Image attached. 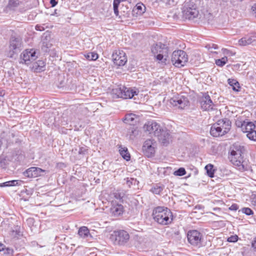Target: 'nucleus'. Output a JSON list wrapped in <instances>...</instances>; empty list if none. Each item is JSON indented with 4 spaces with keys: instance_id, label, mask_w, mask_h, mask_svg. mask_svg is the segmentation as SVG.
I'll return each instance as SVG.
<instances>
[{
    "instance_id": "nucleus-55",
    "label": "nucleus",
    "mask_w": 256,
    "mask_h": 256,
    "mask_svg": "<svg viewBox=\"0 0 256 256\" xmlns=\"http://www.w3.org/2000/svg\"><path fill=\"white\" fill-rule=\"evenodd\" d=\"M57 10H54V14H56V16H59L60 14H58L57 12H56Z\"/></svg>"
},
{
    "instance_id": "nucleus-17",
    "label": "nucleus",
    "mask_w": 256,
    "mask_h": 256,
    "mask_svg": "<svg viewBox=\"0 0 256 256\" xmlns=\"http://www.w3.org/2000/svg\"><path fill=\"white\" fill-rule=\"evenodd\" d=\"M221 127L220 126L218 122L212 125L210 130V134L214 137H218L222 136L224 134L222 130Z\"/></svg>"
},
{
    "instance_id": "nucleus-45",
    "label": "nucleus",
    "mask_w": 256,
    "mask_h": 256,
    "mask_svg": "<svg viewBox=\"0 0 256 256\" xmlns=\"http://www.w3.org/2000/svg\"><path fill=\"white\" fill-rule=\"evenodd\" d=\"M124 193L117 192V193H115V194H114L115 198L116 199L119 200H120L122 199V198H124Z\"/></svg>"
},
{
    "instance_id": "nucleus-49",
    "label": "nucleus",
    "mask_w": 256,
    "mask_h": 256,
    "mask_svg": "<svg viewBox=\"0 0 256 256\" xmlns=\"http://www.w3.org/2000/svg\"><path fill=\"white\" fill-rule=\"evenodd\" d=\"M252 246L254 250H256V237L254 238V240L252 241Z\"/></svg>"
},
{
    "instance_id": "nucleus-41",
    "label": "nucleus",
    "mask_w": 256,
    "mask_h": 256,
    "mask_svg": "<svg viewBox=\"0 0 256 256\" xmlns=\"http://www.w3.org/2000/svg\"><path fill=\"white\" fill-rule=\"evenodd\" d=\"M242 212L247 216L253 214V211L249 208H244L242 209Z\"/></svg>"
},
{
    "instance_id": "nucleus-31",
    "label": "nucleus",
    "mask_w": 256,
    "mask_h": 256,
    "mask_svg": "<svg viewBox=\"0 0 256 256\" xmlns=\"http://www.w3.org/2000/svg\"><path fill=\"white\" fill-rule=\"evenodd\" d=\"M207 174L210 178H214L215 170L214 169V166L212 164H208L205 166Z\"/></svg>"
},
{
    "instance_id": "nucleus-3",
    "label": "nucleus",
    "mask_w": 256,
    "mask_h": 256,
    "mask_svg": "<svg viewBox=\"0 0 256 256\" xmlns=\"http://www.w3.org/2000/svg\"><path fill=\"white\" fill-rule=\"evenodd\" d=\"M151 52L159 62L166 64L168 55V48L166 44L162 42L154 44L151 47Z\"/></svg>"
},
{
    "instance_id": "nucleus-42",
    "label": "nucleus",
    "mask_w": 256,
    "mask_h": 256,
    "mask_svg": "<svg viewBox=\"0 0 256 256\" xmlns=\"http://www.w3.org/2000/svg\"><path fill=\"white\" fill-rule=\"evenodd\" d=\"M246 122L244 120L242 121V120H238L236 121V124L238 127L240 128L242 130V128H244Z\"/></svg>"
},
{
    "instance_id": "nucleus-44",
    "label": "nucleus",
    "mask_w": 256,
    "mask_h": 256,
    "mask_svg": "<svg viewBox=\"0 0 256 256\" xmlns=\"http://www.w3.org/2000/svg\"><path fill=\"white\" fill-rule=\"evenodd\" d=\"M51 46V44H48L46 42H42V49L44 52H47L48 49L50 48Z\"/></svg>"
},
{
    "instance_id": "nucleus-4",
    "label": "nucleus",
    "mask_w": 256,
    "mask_h": 256,
    "mask_svg": "<svg viewBox=\"0 0 256 256\" xmlns=\"http://www.w3.org/2000/svg\"><path fill=\"white\" fill-rule=\"evenodd\" d=\"M187 238L188 242L194 247L200 248L204 246L203 235L197 230L188 231Z\"/></svg>"
},
{
    "instance_id": "nucleus-27",
    "label": "nucleus",
    "mask_w": 256,
    "mask_h": 256,
    "mask_svg": "<svg viewBox=\"0 0 256 256\" xmlns=\"http://www.w3.org/2000/svg\"><path fill=\"white\" fill-rule=\"evenodd\" d=\"M164 186L160 184H156L152 188L150 192L156 194H160L164 189Z\"/></svg>"
},
{
    "instance_id": "nucleus-10",
    "label": "nucleus",
    "mask_w": 256,
    "mask_h": 256,
    "mask_svg": "<svg viewBox=\"0 0 256 256\" xmlns=\"http://www.w3.org/2000/svg\"><path fill=\"white\" fill-rule=\"evenodd\" d=\"M114 64L118 66H123L127 62V57L123 50H118L112 54Z\"/></svg>"
},
{
    "instance_id": "nucleus-5",
    "label": "nucleus",
    "mask_w": 256,
    "mask_h": 256,
    "mask_svg": "<svg viewBox=\"0 0 256 256\" xmlns=\"http://www.w3.org/2000/svg\"><path fill=\"white\" fill-rule=\"evenodd\" d=\"M188 55L184 50H175L172 54V62L176 67L180 68L184 66L188 62Z\"/></svg>"
},
{
    "instance_id": "nucleus-23",
    "label": "nucleus",
    "mask_w": 256,
    "mask_h": 256,
    "mask_svg": "<svg viewBox=\"0 0 256 256\" xmlns=\"http://www.w3.org/2000/svg\"><path fill=\"white\" fill-rule=\"evenodd\" d=\"M118 148L120 154L123 158L126 161L130 160V156L128 152V148L126 147H123L122 146H120Z\"/></svg>"
},
{
    "instance_id": "nucleus-33",
    "label": "nucleus",
    "mask_w": 256,
    "mask_h": 256,
    "mask_svg": "<svg viewBox=\"0 0 256 256\" xmlns=\"http://www.w3.org/2000/svg\"><path fill=\"white\" fill-rule=\"evenodd\" d=\"M85 58L88 60H96L98 58V54L94 52H88L84 54Z\"/></svg>"
},
{
    "instance_id": "nucleus-25",
    "label": "nucleus",
    "mask_w": 256,
    "mask_h": 256,
    "mask_svg": "<svg viewBox=\"0 0 256 256\" xmlns=\"http://www.w3.org/2000/svg\"><path fill=\"white\" fill-rule=\"evenodd\" d=\"M137 118L136 114H128L126 115L124 122L126 124L130 125H134L136 122V119Z\"/></svg>"
},
{
    "instance_id": "nucleus-56",
    "label": "nucleus",
    "mask_w": 256,
    "mask_h": 256,
    "mask_svg": "<svg viewBox=\"0 0 256 256\" xmlns=\"http://www.w3.org/2000/svg\"><path fill=\"white\" fill-rule=\"evenodd\" d=\"M254 129L256 128V121L254 122Z\"/></svg>"
},
{
    "instance_id": "nucleus-37",
    "label": "nucleus",
    "mask_w": 256,
    "mask_h": 256,
    "mask_svg": "<svg viewBox=\"0 0 256 256\" xmlns=\"http://www.w3.org/2000/svg\"><path fill=\"white\" fill-rule=\"evenodd\" d=\"M186 174V170L184 168H180L174 172V174L176 176H183Z\"/></svg>"
},
{
    "instance_id": "nucleus-15",
    "label": "nucleus",
    "mask_w": 256,
    "mask_h": 256,
    "mask_svg": "<svg viewBox=\"0 0 256 256\" xmlns=\"http://www.w3.org/2000/svg\"><path fill=\"white\" fill-rule=\"evenodd\" d=\"M256 43V33H252L240 39L238 44L241 46H246Z\"/></svg>"
},
{
    "instance_id": "nucleus-32",
    "label": "nucleus",
    "mask_w": 256,
    "mask_h": 256,
    "mask_svg": "<svg viewBox=\"0 0 256 256\" xmlns=\"http://www.w3.org/2000/svg\"><path fill=\"white\" fill-rule=\"evenodd\" d=\"M19 181L18 180H12L8 182H4L0 184V187H9L11 186H15L18 184Z\"/></svg>"
},
{
    "instance_id": "nucleus-13",
    "label": "nucleus",
    "mask_w": 256,
    "mask_h": 256,
    "mask_svg": "<svg viewBox=\"0 0 256 256\" xmlns=\"http://www.w3.org/2000/svg\"><path fill=\"white\" fill-rule=\"evenodd\" d=\"M164 146H167L171 141V136L170 131L166 129L161 128L156 136Z\"/></svg>"
},
{
    "instance_id": "nucleus-2",
    "label": "nucleus",
    "mask_w": 256,
    "mask_h": 256,
    "mask_svg": "<svg viewBox=\"0 0 256 256\" xmlns=\"http://www.w3.org/2000/svg\"><path fill=\"white\" fill-rule=\"evenodd\" d=\"M244 151L245 148L244 146L238 144H234L230 152V161L234 165L238 166L240 170H246L243 164L244 160L243 157L242 156V154L244 153Z\"/></svg>"
},
{
    "instance_id": "nucleus-40",
    "label": "nucleus",
    "mask_w": 256,
    "mask_h": 256,
    "mask_svg": "<svg viewBox=\"0 0 256 256\" xmlns=\"http://www.w3.org/2000/svg\"><path fill=\"white\" fill-rule=\"evenodd\" d=\"M136 8L140 14H142L145 10L146 7L142 4H138L136 5Z\"/></svg>"
},
{
    "instance_id": "nucleus-18",
    "label": "nucleus",
    "mask_w": 256,
    "mask_h": 256,
    "mask_svg": "<svg viewBox=\"0 0 256 256\" xmlns=\"http://www.w3.org/2000/svg\"><path fill=\"white\" fill-rule=\"evenodd\" d=\"M220 126L224 134L228 132L231 128V122L228 118H224L218 120Z\"/></svg>"
},
{
    "instance_id": "nucleus-50",
    "label": "nucleus",
    "mask_w": 256,
    "mask_h": 256,
    "mask_svg": "<svg viewBox=\"0 0 256 256\" xmlns=\"http://www.w3.org/2000/svg\"><path fill=\"white\" fill-rule=\"evenodd\" d=\"M252 204L253 206H256V194L253 196L252 198Z\"/></svg>"
},
{
    "instance_id": "nucleus-7",
    "label": "nucleus",
    "mask_w": 256,
    "mask_h": 256,
    "mask_svg": "<svg viewBox=\"0 0 256 256\" xmlns=\"http://www.w3.org/2000/svg\"><path fill=\"white\" fill-rule=\"evenodd\" d=\"M22 42L18 38H11L10 40L9 50L8 56L10 58H12L14 55L18 53L21 49Z\"/></svg>"
},
{
    "instance_id": "nucleus-52",
    "label": "nucleus",
    "mask_w": 256,
    "mask_h": 256,
    "mask_svg": "<svg viewBox=\"0 0 256 256\" xmlns=\"http://www.w3.org/2000/svg\"><path fill=\"white\" fill-rule=\"evenodd\" d=\"M253 11L254 12V16L256 18V4L252 7Z\"/></svg>"
},
{
    "instance_id": "nucleus-8",
    "label": "nucleus",
    "mask_w": 256,
    "mask_h": 256,
    "mask_svg": "<svg viewBox=\"0 0 256 256\" xmlns=\"http://www.w3.org/2000/svg\"><path fill=\"white\" fill-rule=\"evenodd\" d=\"M36 51L34 49L26 50L20 54V64L28 65L36 58Z\"/></svg>"
},
{
    "instance_id": "nucleus-43",
    "label": "nucleus",
    "mask_w": 256,
    "mask_h": 256,
    "mask_svg": "<svg viewBox=\"0 0 256 256\" xmlns=\"http://www.w3.org/2000/svg\"><path fill=\"white\" fill-rule=\"evenodd\" d=\"M238 236L236 235L232 236L228 238V242H234L238 241Z\"/></svg>"
},
{
    "instance_id": "nucleus-20",
    "label": "nucleus",
    "mask_w": 256,
    "mask_h": 256,
    "mask_svg": "<svg viewBox=\"0 0 256 256\" xmlns=\"http://www.w3.org/2000/svg\"><path fill=\"white\" fill-rule=\"evenodd\" d=\"M170 103L174 106L182 108L186 105V100L182 96L174 97L170 100Z\"/></svg>"
},
{
    "instance_id": "nucleus-19",
    "label": "nucleus",
    "mask_w": 256,
    "mask_h": 256,
    "mask_svg": "<svg viewBox=\"0 0 256 256\" xmlns=\"http://www.w3.org/2000/svg\"><path fill=\"white\" fill-rule=\"evenodd\" d=\"M124 212L123 206L121 204L114 203L110 208V213L114 216H118L122 214Z\"/></svg>"
},
{
    "instance_id": "nucleus-54",
    "label": "nucleus",
    "mask_w": 256,
    "mask_h": 256,
    "mask_svg": "<svg viewBox=\"0 0 256 256\" xmlns=\"http://www.w3.org/2000/svg\"><path fill=\"white\" fill-rule=\"evenodd\" d=\"M4 95V92L2 91H0V97H2Z\"/></svg>"
},
{
    "instance_id": "nucleus-9",
    "label": "nucleus",
    "mask_w": 256,
    "mask_h": 256,
    "mask_svg": "<svg viewBox=\"0 0 256 256\" xmlns=\"http://www.w3.org/2000/svg\"><path fill=\"white\" fill-rule=\"evenodd\" d=\"M200 108L204 111H210L214 110V104L208 93L203 94L199 100Z\"/></svg>"
},
{
    "instance_id": "nucleus-36",
    "label": "nucleus",
    "mask_w": 256,
    "mask_h": 256,
    "mask_svg": "<svg viewBox=\"0 0 256 256\" xmlns=\"http://www.w3.org/2000/svg\"><path fill=\"white\" fill-rule=\"evenodd\" d=\"M120 2V0H114L113 7L114 14L118 16V6Z\"/></svg>"
},
{
    "instance_id": "nucleus-57",
    "label": "nucleus",
    "mask_w": 256,
    "mask_h": 256,
    "mask_svg": "<svg viewBox=\"0 0 256 256\" xmlns=\"http://www.w3.org/2000/svg\"><path fill=\"white\" fill-rule=\"evenodd\" d=\"M176 234H178V232H176Z\"/></svg>"
},
{
    "instance_id": "nucleus-48",
    "label": "nucleus",
    "mask_w": 256,
    "mask_h": 256,
    "mask_svg": "<svg viewBox=\"0 0 256 256\" xmlns=\"http://www.w3.org/2000/svg\"><path fill=\"white\" fill-rule=\"evenodd\" d=\"M50 3L52 7H54L58 4V1L56 0H50Z\"/></svg>"
},
{
    "instance_id": "nucleus-35",
    "label": "nucleus",
    "mask_w": 256,
    "mask_h": 256,
    "mask_svg": "<svg viewBox=\"0 0 256 256\" xmlns=\"http://www.w3.org/2000/svg\"><path fill=\"white\" fill-rule=\"evenodd\" d=\"M228 62V58L224 56L220 59L216 60V64L219 66H224Z\"/></svg>"
},
{
    "instance_id": "nucleus-16",
    "label": "nucleus",
    "mask_w": 256,
    "mask_h": 256,
    "mask_svg": "<svg viewBox=\"0 0 256 256\" xmlns=\"http://www.w3.org/2000/svg\"><path fill=\"white\" fill-rule=\"evenodd\" d=\"M122 90V98L124 99H130L132 98L134 96H137L140 91L136 88H126L123 86Z\"/></svg>"
},
{
    "instance_id": "nucleus-1",
    "label": "nucleus",
    "mask_w": 256,
    "mask_h": 256,
    "mask_svg": "<svg viewBox=\"0 0 256 256\" xmlns=\"http://www.w3.org/2000/svg\"><path fill=\"white\" fill-rule=\"evenodd\" d=\"M154 219L160 224L166 225L170 224L172 220V215L171 211L164 206H158L153 210Z\"/></svg>"
},
{
    "instance_id": "nucleus-47",
    "label": "nucleus",
    "mask_w": 256,
    "mask_h": 256,
    "mask_svg": "<svg viewBox=\"0 0 256 256\" xmlns=\"http://www.w3.org/2000/svg\"><path fill=\"white\" fill-rule=\"evenodd\" d=\"M86 152V149L84 147H80L79 148L78 153L80 154H84Z\"/></svg>"
},
{
    "instance_id": "nucleus-28",
    "label": "nucleus",
    "mask_w": 256,
    "mask_h": 256,
    "mask_svg": "<svg viewBox=\"0 0 256 256\" xmlns=\"http://www.w3.org/2000/svg\"><path fill=\"white\" fill-rule=\"evenodd\" d=\"M228 84L232 86V90L236 92H239L240 86L239 82L234 79L229 78L228 80Z\"/></svg>"
},
{
    "instance_id": "nucleus-39",
    "label": "nucleus",
    "mask_w": 256,
    "mask_h": 256,
    "mask_svg": "<svg viewBox=\"0 0 256 256\" xmlns=\"http://www.w3.org/2000/svg\"><path fill=\"white\" fill-rule=\"evenodd\" d=\"M20 4L18 0H10L8 2V6L10 8L17 7Z\"/></svg>"
},
{
    "instance_id": "nucleus-24",
    "label": "nucleus",
    "mask_w": 256,
    "mask_h": 256,
    "mask_svg": "<svg viewBox=\"0 0 256 256\" xmlns=\"http://www.w3.org/2000/svg\"><path fill=\"white\" fill-rule=\"evenodd\" d=\"M10 236L13 238H18L22 236L20 226H16L10 232Z\"/></svg>"
},
{
    "instance_id": "nucleus-22",
    "label": "nucleus",
    "mask_w": 256,
    "mask_h": 256,
    "mask_svg": "<svg viewBox=\"0 0 256 256\" xmlns=\"http://www.w3.org/2000/svg\"><path fill=\"white\" fill-rule=\"evenodd\" d=\"M78 234L82 238H86L91 236L88 228L86 226H82L78 230Z\"/></svg>"
},
{
    "instance_id": "nucleus-30",
    "label": "nucleus",
    "mask_w": 256,
    "mask_h": 256,
    "mask_svg": "<svg viewBox=\"0 0 256 256\" xmlns=\"http://www.w3.org/2000/svg\"><path fill=\"white\" fill-rule=\"evenodd\" d=\"M254 130H255L254 123L252 122H246L244 128H242V131L244 133L248 134V132Z\"/></svg>"
},
{
    "instance_id": "nucleus-29",
    "label": "nucleus",
    "mask_w": 256,
    "mask_h": 256,
    "mask_svg": "<svg viewBox=\"0 0 256 256\" xmlns=\"http://www.w3.org/2000/svg\"><path fill=\"white\" fill-rule=\"evenodd\" d=\"M124 180H126V184L130 188L132 186H138L139 184V182L136 178H127Z\"/></svg>"
},
{
    "instance_id": "nucleus-51",
    "label": "nucleus",
    "mask_w": 256,
    "mask_h": 256,
    "mask_svg": "<svg viewBox=\"0 0 256 256\" xmlns=\"http://www.w3.org/2000/svg\"><path fill=\"white\" fill-rule=\"evenodd\" d=\"M208 48L209 49L214 48L215 50H216V49L218 48V46L216 44H212V46H210V44L209 45V48Z\"/></svg>"
},
{
    "instance_id": "nucleus-14",
    "label": "nucleus",
    "mask_w": 256,
    "mask_h": 256,
    "mask_svg": "<svg viewBox=\"0 0 256 256\" xmlns=\"http://www.w3.org/2000/svg\"><path fill=\"white\" fill-rule=\"evenodd\" d=\"M44 170L37 167H31L24 172V175L29 178H36L42 175Z\"/></svg>"
},
{
    "instance_id": "nucleus-21",
    "label": "nucleus",
    "mask_w": 256,
    "mask_h": 256,
    "mask_svg": "<svg viewBox=\"0 0 256 256\" xmlns=\"http://www.w3.org/2000/svg\"><path fill=\"white\" fill-rule=\"evenodd\" d=\"M124 86H119L112 88V94L114 98H122V90Z\"/></svg>"
},
{
    "instance_id": "nucleus-12",
    "label": "nucleus",
    "mask_w": 256,
    "mask_h": 256,
    "mask_svg": "<svg viewBox=\"0 0 256 256\" xmlns=\"http://www.w3.org/2000/svg\"><path fill=\"white\" fill-rule=\"evenodd\" d=\"M143 128L146 132L156 136L161 129L160 126L154 121H148L144 124Z\"/></svg>"
},
{
    "instance_id": "nucleus-34",
    "label": "nucleus",
    "mask_w": 256,
    "mask_h": 256,
    "mask_svg": "<svg viewBox=\"0 0 256 256\" xmlns=\"http://www.w3.org/2000/svg\"><path fill=\"white\" fill-rule=\"evenodd\" d=\"M44 66L45 64L44 61L38 60L36 64H34V67L36 70L38 71H42L44 70Z\"/></svg>"
},
{
    "instance_id": "nucleus-53",
    "label": "nucleus",
    "mask_w": 256,
    "mask_h": 256,
    "mask_svg": "<svg viewBox=\"0 0 256 256\" xmlns=\"http://www.w3.org/2000/svg\"><path fill=\"white\" fill-rule=\"evenodd\" d=\"M4 250V245L2 244H0V252Z\"/></svg>"
},
{
    "instance_id": "nucleus-26",
    "label": "nucleus",
    "mask_w": 256,
    "mask_h": 256,
    "mask_svg": "<svg viewBox=\"0 0 256 256\" xmlns=\"http://www.w3.org/2000/svg\"><path fill=\"white\" fill-rule=\"evenodd\" d=\"M186 14L188 19H192L198 16V11L196 8H190L186 11Z\"/></svg>"
},
{
    "instance_id": "nucleus-38",
    "label": "nucleus",
    "mask_w": 256,
    "mask_h": 256,
    "mask_svg": "<svg viewBox=\"0 0 256 256\" xmlns=\"http://www.w3.org/2000/svg\"><path fill=\"white\" fill-rule=\"evenodd\" d=\"M246 136L248 139L251 140H256V130H252L246 134Z\"/></svg>"
},
{
    "instance_id": "nucleus-46",
    "label": "nucleus",
    "mask_w": 256,
    "mask_h": 256,
    "mask_svg": "<svg viewBox=\"0 0 256 256\" xmlns=\"http://www.w3.org/2000/svg\"><path fill=\"white\" fill-rule=\"evenodd\" d=\"M238 206L236 204H232L229 210L232 211H236L238 210Z\"/></svg>"
},
{
    "instance_id": "nucleus-11",
    "label": "nucleus",
    "mask_w": 256,
    "mask_h": 256,
    "mask_svg": "<svg viewBox=\"0 0 256 256\" xmlns=\"http://www.w3.org/2000/svg\"><path fill=\"white\" fill-rule=\"evenodd\" d=\"M155 142L154 140L148 139L146 140L142 146V152L148 157L153 156L155 153Z\"/></svg>"
},
{
    "instance_id": "nucleus-6",
    "label": "nucleus",
    "mask_w": 256,
    "mask_h": 256,
    "mask_svg": "<svg viewBox=\"0 0 256 256\" xmlns=\"http://www.w3.org/2000/svg\"><path fill=\"white\" fill-rule=\"evenodd\" d=\"M110 239L115 244L124 245L130 239L129 234L124 230H115L111 234Z\"/></svg>"
}]
</instances>
